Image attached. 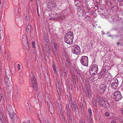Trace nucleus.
Listing matches in <instances>:
<instances>
[{"label":"nucleus","instance_id":"c03bdc74","mask_svg":"<svg viewBox=\"0 0 123 123\" xmlns=\"http://www.w3.org/2000/svg\"><path fill=\"white\" fill-rule=\"evenodd\" d=\"M67 63L68 65H70V62L68 60H67Z\"/></svg>","mask_w":123,"mask_h":123},{"label":"nucleus","instance_id":"f03ea898","mask_svg":"<svg viewBox=\"0 0 123 123\" xmlns=\"http://www.w3.org/2000/svg\"><path fill=\"white\" fill-rule=\"evenodd\" d=\"M10 107L9 108H7L9 117L13 123H15L17 120V115L13 111L12 107Z\"/></svg>","mask_w":123,"mask_h":123},{"label":"nucleus","instance_id":"603ef678","mask_svg":"<svg viewBox=\"0 0 123 123\" xmlns=\"http://www.w3.org/2000/svg\"><path fill=\"white\" fill-rule=\"evenodd\" d=\"M38 120H39L40 123H42L41 122V121L40 120V119L39 118H38Z\"/></svg>","mask_w":123,"mask_h":123},{"label":"nucleus","instance_id":"3c124183","mask_svg":"<svg viewBox=\"0 0 123 123\" xmlns=\"http://www.w3.org/2000/svg\"><path fill=\"white\" fill-rule=\"evenodd\" d=\"M122 90H123V84L121 86Z\"/></svg>","mask_w":123,"mask_h":123},{"label":"nucleus","instance_id":"423d86ee","mask_svg":"<svg viewBox=\"0 0 123 123\" xmlns=\"http://www.w3.org/2000/svg\"><path fill=\"white\" fill-rule=\"evenodd\" d=\"M66 111L67 116L68 118V121L69 123H71L72 121V112L71 111L70 107L68 105L66 106Z\"/></svg>","mask_w":123,"mask_h":123},{"label":"nucleus","instance_id":"c85d7f7f","mask_svg":"<svg viewBox=\"0 0 123 123\" xmlns=\"http://www.w3.org/2000/svg\"><path fill=\"white\" fill-rule=\"evenodd\" d=\"M43 33H44V38L45 42H48V38L46 36V33L45 32H44Z\"/></svg>","mask_w":123,"mask_h":123},{"label":"nucleus","instance_id":"680f3d73","mask_svg":"<svg viewBox=\"0 0 123 123\" xmlns=\"http://www.w3.org/2000/svg\"><path fill=\"white\" fill-rule=\"evenodd\" d=\"M21 75V74H20L19 75V76H19V77H20V76H20V75Z\"/></svg>","mask_w":123,"mask_h":123},{"label":"nucleus","instance_id":"aec40b11","mask_svg":"<svg viewBox=\"0 0 123 123\" xmlns=\"http://www.w3.org/2000/svg\"><path fill=\"white\" fill-rule=\"evenodd\" d=\"M31 30L32 27L31 25L29 24L27 25L26 27V30L27 33H29L30 32Z\"/></svg>","mask_w":123,"mask_h":123},{"label":"nucleus","instance_id":"e2e57ef3","mask_svg":"<svg viewBox=\"0 0 123 123\" xmlns=\"http://www.w3.org/2000/svg\"><path fill=\"white\" fill-rule=\"evenodd\" d=\"M115 37H117V36H115Z\"/></svg>","mask_w":123,"mask_h":123},{"label":"nucleus","instance_id":"79ce46f5","mask_svg":"<svg viewBox=\"0 0 123 123\" xmlns=\"http://www.w3.org/2000/svg\"><path fill=\"white\" fill-rule=\"evenodd\" d=\"M118 121L119 122V123H122L123 122V120L121 119H119L118 120Z\"/></svg>","mask_w":123,"mask_h":123},{"label":"nucleus","instance_id":"13d9d810","mask_svg":"<svg viewBox=\"0 0 123 123\" xmlns=\"http://www.w3.org/2000/svg\"><path fill=\"white\" fill-rule=\"evenodd\" d=\"M39 0H36V1H39Z\"/></svg>","mask_w":123,"mask_h":123},{"label":"nucleus","instance_id":"a211bd4d","mask_svg":"<svg viewBox=\"0 0 123 123\" xmlns=\"http://www.w3.org/2000/svg\"><path fill=\"white\" fill-rule=\"evenodd\" d=\"M46 55L49 56L50 55V51L48 45H46L45 47Z\"/></svg>","mask_w":123,"mask_h":123},{"label":"nucleus","instance_id":"69168bd1","mask_svg":"<svg viewBox=\"0 0 123 123\" xmlns=\"http://www.w3.org/2000/svg\"><path fill=\"white\" fill-rule=\"evenodd\" d=\"M122 123H123V122H122Z\"/></svg>","mask_w":123,"mask_h":123},{"label":"nucleus","instance_id":"f704fd0d","mask_svg":"<svg viewBox=\"0 0 123 123\" xmlns=\"http://www.w3.org/2000/svg\"><path fill=\"white\" fill-rule=\"evenodd\" d=\"M88 113L90 116H92V111L91 109H88Z\"/></svg>","mask_w":123,"mask_h":123},{"label":"nucleus","instance_id":"ea45409f","mask_svg":"<svg viewBox=\"0 0 123 123\" xmlns=\"http://www.w3.org/2000/svg\"><path fill=\"white\" fill-rule=\"evenodd\" d=\"M32 47L35 48V42L33 41H32Z\"/></svg>","mask_w":123,"mask_h":123},{"label":"nucleus","instance_id":"7ed1b4c3","mask_svg":"<svg viewBox=\"0 0 123 123\" xmlns=\"http://www.w3.org/2000/svg\"><path fill=\"white\" fill-rule=\"evenodd\" d=\"M30 80L31 82L33 87L34 90L36 91L37 90V85L36 79L34 74L31 72L30 75Z\"/></svg>","mask_w":123,"mask_h":123},{"label":"nucleus","instance_id":"ddd939ff","mask_svg":"<svg viewBox=\"0 0 123 123\" xmlns=\"http://www.w3.org/2000/svg\"><path fill=\"white\" fill-rule=\"evenodd\" d=\"M111 86L113 89H116L118 85V81L117 79L115 80H111Z\"/></svg>","mask_w":123,"mask_h":123},{"label":"nucleus","instance_id":"bf43d9fd","mask_svg":"<svg viewBox=\"0 0 123 123\" xmlns=\"http://www.w3.org/2000/svg\"><path fill=\"white\" fill-rule=\"evenodd\" d=\"M117 43V44H119V43Z\"/></svg>","mask_w":123,"mask_h":123},{"label":"nucleus","instance_id":"f8f14e48","mask_svg":"<svg viewBox=\"0 0 123 123\" xmlns=\"http://www.w3.org/2000/svg\"><path fill=\"white\" fill-rule=\"evenodd\" d=\"M70 105L72 111L73 112H74L76 115L78 114L79 113V110L77 105L74 103Z\"/></svg>","mask_w":123,"mask_h":123},{"label":"nucleus","instance_id":"412c9836","mask_svg":"<svg viewBox=\"0 0 123 123\" xmlns=\"http://www.w3.org/2000/svg\"><path fill=\"white\" fill-rule=\"evenodd\" d=\"M53 51H56L58 48L57 44L54 42H52Z\"/></svg>","mask_w":123,"mask_h":123},{"label":"nucleus","instance_id":"5701e85b","mask_svg":"<svg viewBox=\"0 0 123 123\" xmlns=\"http://www.w3.org/2000/svg\"><path fill=\"white\" fill-rule=\"evenodd\" d=\"M42 95L43 93L42 92H40L39 93L37 97L38 100H41V99H43V97Z\"/></svg>","mask_w":123,"mask_h":123},{"label":"nucleus","instance_id":"9b49d317","mask_svg":"<svg viewBox=\"0 0 123 123\" xmlns=\"http://www.w3.org/2000/svg\"><path fill=\"white\" fill-rule=\"evenodd\" d=\"M72 52L77 55H79L80 53V49L79 47L76 44L73 46L72 49Z\"/></svg>","mask_w":123,"mask_h":123},{"label":"nucleus","instance_id":"09e8293b","mask_svg":"<svg viewBox=\"0 0 123 123\" xmlns=\"http://www.w3.org/2000/svg\"><path fill=\"white\" fill-rule=\"evenodd\" d=\"M2 95L0 94V101L2 100Z\"/></svg>","mask_w":123,"mask_h":123},{"label":"nucleus","instance_id":"2eb2a0df","mask_svg":"<svg viewBox=\"0 0 123 123\" xmlns=\"http://www.w3.org/2000/svg\"><path fill=\"white\" fill-rule=\"evenodd\" d=\"M47 5V8H54L56 7L55 2L53 0H49V2Z\"/></svg>","mask_w":123,"mask_h":123},{"label":"nucleus","instance_id":"f3484780","mask_svg":"<svg viewBox=\"0 0 123 123\" xmlns=\"http://www.w3.org/2000/svg\"><path fill=\"white\" fill-rule=\"evenodd\" d=\"M3 115V114L2 115H0V121L3 123H8L7 118L6 117H4Z\"/></svg>","mask_w":123,"mask_h":123},{"label":"nucleus","instance_id":"6ab92c4d","mask_svg":"<svg viewBox=\"0 0 123 123\" xmlns=\"http://www.w3.org/2000/svg\"><path fill=\"white\" fill-rule=\"evenodd\" d=\"M104 75L109 80V81L111 80L112 79L111 74L109 73L106 72Z\"/></svg>","mask_w":123,"mask_h":123},{"label":"nucleus","instance_id":"1a4fd4ad","mask_svg":"<svg viewBox=\"0 0 123 123\" xmlns=\"http://www.w3.org/2000/svg\"><path fill=\"white\" fill-rule=\"evenodd\" d=\"M99 102V104L101 105L102 107L108 108L110 107L109 103L105 99H103L102 98H100Z\"/></svg>","mask_w":123,"mask_h":123},{"label":"nucleus","instance_id":"2f4dec72","mask_svg":"<svg viewBox=\"0 0 123 123\" xmlns=\"http://www.w3.org/2000/svg\"><path fill=\"white\" fill-rule=\"evenodd\" d=\"M53 51L54 52V54L55 56L57 57H58L59 56V55L58 54V52L57 50L56 51Z\"/></svg>","mask_w":123,"mask_h":123},{"label":"nucleus","instance_id":"0eeeda50","mask_svg":"<svg viewBox=\"0 0 123 123\" xmlns=\"http://www.w3.org/2000/svg\"><path fill=\"white\" fill-rule=\"evenodd\" d=\"M49 19L51 20H63L64 18V16L58 13L54 14L52 15Z\"/></svg>","mask_w":123,"mask_h":123},{"label":"nucleus","instance_id":"de8ad7c7","mask_svg":"<svg viewBox=\"0 0 123 123\" xmlns=\"http://www.w3.org/2000/svg\"><path fill=\"white\" fill-rule=\"evenodd\" d=\"M52 110H50V112H53V107H52Z\"/></svg>","mask_w":123,"mask_h":123},{"label":"nucleus","instance_id":"9d476101","mask_svg":"<svg viewBox=\"0 0 123 123\" xmlns=\"http://www.w3.org/2000/svg\"><path fill=\"white\" fill-rule=\"evenodd\" d=\"M88 59L86 56H83L80 59V62L83 65L86 66L88 65Z\"/></svg>","mask_w":123,"mask_h":123},{"label":"nucleus","instance_id":"473e14b6","mask_svg":"<svg viewBox=\"0 0 123 123\" xmlns=\"http://www.w3.org/2000/svg\"><path fill=\"white\" fill-rule=\"evenodd\" d=\"M106 71V68H103V69L102 70L101 72L103 74H104L105 73Z\"/></svg>","mask_w":123,"mask_h":123},{"label":"nucleus","instance_id":"393cba45","mask_svg":"<svg viewBox=\"0 0 123 123\" xmlns=\"http://www.w3.org/2000/svg\"><path fill=\"white\" fill-rule=\"evenodd\" d=\"M23 44L26 49L27 50H29L30 48L28 42H27L26 43H23Z\"/></svg>","mask_w":123,"mask_h":123},{"label":"nucleus","instance_id":"8fccbe9b","mask_svg":"<svg viewBox=\"0 0 123 123\" xmlns=\"http://www.w3.org/2000/svg\"><path fill=\"white\" fill-rule=\"evenodd\" d=\"M111 123H117L115 121L113 120L111 122Z\"/></svg>","mask_w":123,"mask_h":123},{"label":"nucleus","instance_id":"b1692460","mask_svg":"<svg viewBox=\"0 0 123 123\" xmlns=\"http://www.w3.org/2000/svg\"><path fill=\"white\" fill-rule=\"evenodd\" d=\"M19 92H18L17 90H16L15 92H14L13 94L14 95V97L16 99H17L18 97Z\"/></svg>","mask_w":123,"mask_h":123},{"label":"nucleus","instance_id":"4be33fe9","mask_svg":"<svg viewBox=\"0 0 123 123\" xmlns=\"http://www.w3.org/2000/svg\"><path fill=\"white\" fill-rule=\"evenodd\" d=\"M22 41L23 43H25L28 42L27 38V37L25 35H24L22 36Z\"/></svg>","mask_w":123,"mask_h":123},{"label":"nucleus","instance_id":"7c9ffc66","mask_svg":"<svg viewBox=\"0 0 123 123\" xmlns=\"http://www.w3.org/2000/svg\"><path fill=\"white\" fill-rule=\"evenodd\" d=\"M0 26V38L3 37V31L2 30Z\"/></svg>","mask_w":123,"mask_h":123},{"label":"nucleus","instance_id":"a878e982","mask_svg":"<svg viewBox=\"0 0 123 123\" xmlns=\"http://www.w3.org/2000/svg\"><path fill=\"white\" fill-rule=\"evenodd\" d=\"M68 100L69 101V103L70 105L74 103L75 101H72V98L71 97H69L68 98Z\"/></svg>","mask_w":123,"mask_h":123},{"label":"nucleus","instance_id":"a19ab883","mask_svg":"<svg viewBox=\"0 0 123 123\" xmlns=\"http://www.w3.org/2000/svg\"><path fill=\"white\" fill-rule=\"evenodd\" d=\"M17 68L18 70L19 71L20 69V65L19 64H17Z\"/></svg>","mask_w":123,"mask_h":123},{"label":"nucleus","instance_id":"37998d69","mask_svg":"<svg viewBox=\"0 0 123 123\" xmlns=\"http://www.w3.org/2000/svg\"><path fill=\"white\" fill-rule=\"evenodd\" d=\"M29 19V17L28 16H25V19L26 20H28V19Z\"/></svg>","mask_w":123,"mask_h":123},{"label":"nucleus","instance_id":"cd10ccee","mask_svg":"<svg viewBox=\"0 0 123 123\" xmlns=\"http://www.w3.org/2000/svg\"><path fill=\"white\" fill-rule=\"evenodd\" d=\"M19 82L21 84H22L24 83L23 80L21 76L19 77Z\"/></svg>","mask_w":123,"mask_h":123},{"label":"nucleus","instance_id":"39448f33","mask_svg":"<svg viewBox=\"0 0 123 123\" xmlns=\"http://www.w3.org/2000/svg\"><path fill=\"white\" fill-rule=\"evenodd\" d=\"M113 97L115 100L118 101L123 98L120 91L118 90L115 91L113 93Z\"/></svg>","mask_w":123,"mask_h":123},{"label":"nucleus","instance_id":"5fc2aeb1","mask_svg":"<svg viewBox=\"0 0 123 123\" xmlns=\"http://www.w3.org/2000/svg\"><path fill=\"white\" fill-rule=\"evenodd\" d=\"M64 73H65V75H66V76H67V74H66V73H65V72H64Z\"/></svg>","mask_w":123,"mask_h":123},{"label":"nucleus","instance_id":"72a5a7b5","mask_svg":"<svg viewBox=\"0 0 123 123\" xmlns=\"http://www.w3.org/2000/svg\"><path fill=\"white\" fill-rule=\"evenodd\" d=\"M6 86L7 87H9L10 86L11 83L10 82V81H8L7 82L5 83Z\"/></svg>","mask_w":123,"mask_h":123},{"label":"nucleus","instance_id":"dca6fc26","mask_svg":"<svg viewBox=\"0 0 123 123\" xmlns=\"http://www.w3.org/2000/svg\"><path fill=\"white\" fill-rule=\"evenodd\" d=\"M6 76L4 77V82L5 83L9 81V77H10V74L8 70H6Z\"/></svg>","mask_w":123,"mask_h":123},{"label":"nucleus","instance_id":"e433bc0d","mask_svg":"<svg viewBox=\"0 0 123 123\" xmlns=\"http://www.w3.org/2000/svg\"><path fill=\"white\" fill-rule=\"evenodd\" d=\"M61 116L62 117V120L64 122L63 123H66L65 122L66 120L65 119L63 115L62 114H61Z\"/></svg>","mask_w":123,"mask_h":123},{"label":"nucleus","instance_id":"6e6d98bb","mask_svg":"<svg viewBox=\"0 0 123 123\" xmlns=\"http://www.w3.org/2000/svg\"><path fill=\"white\" fill-rule=\"evenodd\" d=\"M81 123H83V121H81Z\"/></svg>","mask_w":123,"mask_h":123},{"label":"nucleus","instance_id":"4d7b16f0","mask_svg":"<svg viewBox=\"0 0 123 123\" xmlns=\"http://www.w3.org/2000/svg\"><path fill=\"white\" fill-rule=\"evenodd\" d=\"M1 9H2V8H1ZM2 10V9L1 10V11ZM1 11V9H0V12Z\"/></svg>","mask_w":123,"mask_h":123},{"label":"nucleus","instance_id":"0e129e2a","mask_svg":"<svg viewBox=\"0 0 123 123\" xmlns=\"http://www.w3.org/2000/svg\"><path fill=\"white\" fill-rule=\"evenodd\" d=\"M49 8V9H51V8Z\"/></svg>","mask_w":123,"mask_h":123},{"label":"nucleus","instance_id":"bb28decb","mask_svg":"<svg viewBox=\"0 0 123 123\" xmlns=\"http://www.w3.org/2000/svg\"><path fill=\"white\" fill-rule=\"evenodd\" d=\"M52 67L54 71V73L55 74H56L57 73L56 67H55V65L54 64L53 65Z\"/></svg>","mask_w":123,"mask_h":123},{"label":"nucleus","instance_id":"4c0bfd02","mask_svg":"<svg viewBox=\"0 0 123 123\" xmlns=\"http://www.w3.org/2000/svg\"><path fill=\"white\" fill-rule=\"evenodd\" d=\"M105 115L106 117H108L110 116V114L109 113L106 112L105 113Z\"/></svg>","mask_w":123,"mask_h":123},{"label":"nucleus","instance_id":"6e6552de","mask_svg":"<svg viewBox=\"0 0 123 123\" xmlns=\"http://www.w3.org/2000/svg\"><path fill=\"white\" fill-rule=\"evenodd\" d=\"M98 70L97 65L94 64L90 68L89 70V72L91 75H94L97 74Z\"/></svg>","mask_w":123,"mask_h":123},{"label":"nucleus","instance_id":"49530a36","mask_svg":"<svg viewBox=\"0 0 123 123\" xmlns=\"http://www.w3.org/2000/svg\"><path fill=\"white\" fill-rule=\"evenodd\" d=\"M121 111L122 112V115L123 116V109H121Z\"/></svg>","mask_w":123,"mask_h":123},{"label":"nucleus","instance_id":"f257e3e1","mask_svg":"<svg viewBox=\"0 0 123 123\" xmlns=\"http://www.w3.org/2000/svg\"><path fill=\"white\" fill-rule=\"evenodd\" d=\"M64 41L68 44H71L73 43L74 38L73 33V32H68L65 35Z\"/></svg>","mask_w":123,"mask_h":123},{"label":"nucleus","instance_id":"c756f323","mask_svg":"<svg viewBox=\"0 0 123 123\" xmlns=\"http://www.w3.org/2000/svg\"><path fill=\"white\" fill-rule=\"evenodd\" d=\"M42 119L43 123H49L48 121L45 117H43Z\"/></svg>","mask_w":123,"mask_h":123},{"label":"nucleus","instance_id":"c9c22d12","mask_svg":"<svg viewBox=\"0 0 123 123\" xmlns=\"http://www.w3.org/2000/svg\"><path fill=\"white\" fill-rule=\"evenodd\" d=\"M87 121L88 123H92V118L89 117V119L87 120Z\"/></svg>","mask_w":123,"mask_h":123},{"label":"nucleus","instance_id":"a18cd8bd","mask_svg":"<svg viewBox=\"0 0 123 123\" xmlns=\"http://www.w3.org/2000/svg\"><path fill=\"white\" fill-rule=\"evenodd\" d=\"M60 75L61 76H63V74L62 71H61L60 72Z\"/></svg>","mask_w":123,"mask_h":123},{"label":"nucleus","instance_id":"20e7f679","mask_svg":"<svg viewBox=\"0 0 123 123\" xmlns=\"http://www.w3.org/2000/svg\"><path fill=\"white\" fill-rule=\"evenodd\" d=\"M30 80L31 82L33 87L34 90L36 91L37 90V85L36 79L34 74L31 72L30 75Z\"/></svg>","mask_w":123,"mask_h":123},{"label":"nucleus","instance_id":"4468645a","mask_svg":"<svg viewBox=\"0 0 123 123\" xmlns=\"http://www.w3.org/2000/svg\"><path fill=\"white\" fill-rule=\"evenodd\" d=\"M106 89V85L103 84L99 86L98 88V91L100 93L103 94L104 93Z\"/></svg>","mask_w":123,"mask_h":123},{"label":"nucleus","instance_id":"58836bf2","mask_svg":"<svg viewBox=\"0 0 123 123\" xmlns=\"http://www.w3.org/2000/svg\"><path fill=\"white\" fill-rule=\"evenodd\" d=\"M72 78L73 79H74V80H73V82H75V79L76 78V77L75 75H74L73 76Z\"/></svg>","mask_w":123,"mask_h":123},{"label":"nucleus","instance_id":"052dcab7","mask_svg":"<svg viewBox=\"0 0 123 123\" xmlns=\"http://www.w3.org/2000/svg\"><path fill=\"white\" fill-rule=\"evenodd\" d=\"M31 1H33V0H31Z\"/></svg>","mask_w":123,"mask_h":123},{"label":"nucleus","instance_id":"864d4df0","mask_svg":"<svg viewBox=\"0 0 123 123\" xmlns=\"http://www.w3.org/2000/svg\"><path fill=\"white\" fill-rule=\"evenodd\" d=\"M37 13L38 14V8H37Z\"/></svg>","mask_w":123,"mask_h":123}]
</instances>
